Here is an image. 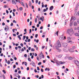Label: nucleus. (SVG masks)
<instances>
[{"label": "nucleus", "instance_id": "f257e3e1", "mask_svg": "<svg viewBox=\"0 0 79 79\" xmlns=\"http://www.w3.org/2000/svg\"><path fill=\"white\" fill-rule=\"evenodd\" d=\"M57 45L56 46V48L58 50L59 52H60L61 50L60 49H59V48L60 47H61V44H60V41L59 40L57 41Z\"/></svg>", "mask_w": 79, "mask_h": 79}, {"label": "nucleus", "instance_id": "f03ea898", "mask_svg": "<svg viewBox=\"0 0 79 79\" xmlns=\"http://www.w3.org/2000/svg\"><path fill=\"white\" fill-rule=\"evenodd\" d=\"M68 34H69V35H71V34H72V33L71 32H73V34H74V32L73 31V29L72 28L69 29L68 30Z\"/></svg>", "mask_w": 79, "mask_h": 79}, {"label": "nucleus", "instance_id": "7ed1b4c3", "mask_svg": "<svg viewBox=\"0 0 79 79\" xmlns=\"http://www.w3.org/2000/svg\"><path fill=\"white\" fill-rule=\"evenodd\" d=\"M74 62L75 64L77 65V66H79V62L77 60H75Z\"/></svg>", "mask_w": 79, "mask_h": 79}, {"label": "nucleus", "instance_id": "20e7f679", "mask_svg": "<svg viewBox=\"0 0 79 79\" xmlns=\"http://www.w3.org/2000/svg\"><path fill=\"white\" fill-rule=\"evenodd\" d=\"M57 63H59V64H64L65 63H66L65 62H62V61H57Z\"/></svg>", "mask_w": 79, "mask_h": 79}, {"label": "nucleus", "instance_id": "39448f33", "mask_svg": "<svg viewBox=\"0 0 79 79\" xmlns=\"http://www.w3.org/2000/svg\"><path fill=\"white\" fill-rule=\"evenodd\" d=\"M68 49H69L66 48H64L63 49V50L64 52H68Z\"/></svg>", "mask_w": 79, "mask_h": 79}, {"label": "nucleus", "instance_id": "423d86ee", "mask_svg": "<svg viewBox=\"0 0 79 79\" xmlns=\"http://www.w3.org/2000/svg\"><path fill=\"white\" fill-rule=\"evenodd\" d=\"M68 51H69V52H74V49H68Z\"/></svg>", "mask_w": 79, "mask_h": 79}, {"label": "nucleus", "instance_id": "0eeeda50", "mask_svg": "<svg viewBox=\"0 0 79 79\" xmlns=\"http://www.w3.org/2000/svg\"><path fill=\"white\" fill-rule=\"evenodd\" d=\"M62 46H63V47H65L67 46V44L65 43H64L62 44Z\"/></svg>", "mask_w": 79, "mask_h": 79}, {"label": "nucleus", "instance_id": "6e6552de", "mask_svg": "<svg viewBox=\"0 0 79 79\" xmlns=\"http://www.w3.org/2000/svg\"><path fill=\"white\" fill-rule=\"evenodd\" d=\"M31 64H32V66L34 67H35V63L33 61H31Z\"/></svg>", "mask_w": 79, "mask_h": 79}, {"label": "nucleus", "instance_id": "1a4fd4ad", "mask_svg": "<svg viewBox=\"0 0 79 79\" xmlns=\"http://www.w3.org/2000/svg\"><path fill=\"white\" fill-rule=\"evenodd\" d=\"M40 19L42 21V22H43L44 20V17L42 16L40 18Z\"/></svg>", "mask_w": 79, "mask_h": 79}, {"label": "nucleus", "instance_id": "9d476101", "mask_svg": "<svg viewBox=\"0 0 79 79\" xmlns=\"http://www.w3.org/2000/svg\"><path fill=\"white\" fill-rule=\"evenodd\" d=\"M60 40H64V37L63 36H61L60 38Z\"/></svg>", "mask_w": 79, "mask_h": 79}, {"label": "nucleus", "instance_id": "9b49d317", "mask_svg": "<svg viewBox=\"0 0 79 79\" xmlns=\"http://www.w3.org/2000/svg\"><path fill=\"white\" fill-rule=\"evenodd\" d=\"M53 6H52L50 7L49 10H50V11H52V10H53Z\"/></svg>", "mask_w": 79, "mask_h": 79}, {"label": "nucleus", "instance_id": "f8f14e48", "mask_svg": "<svg viewBox=\"0 0 79 79\" xmlns=\"http://www.w3.org/2000/svg\"><path fill=\"white\" fill-rule=\"evenodd\" d=\"M75 20H76V18H75V17L73 18V17H72L70 21H71L72 20H73V21H74Z\"/></svg>", "mask_w": 79, "mask_h": 79}, {"label": "nucleus", "instance_id": "ddd939ff", "mask_svg": "<svg viewBox=\"0 0 79 79\" xmlns=\"http://www.w3.org/2000/svg\"><path fill=\"white\" fill-rule=\"evenodd\" d=\"M48 7H46V9H44L43 10L44 12H45V11H47L48 10Z\"/></svg>", "mask_w": 79, "mask_h": 79}, {"label": "nucleus", "instance_id": "4468645a", "mask_svg": "<svg viewBox=\"0 0 79 79\" xmlns=\"http://www.w3.org/2000/svg\"><path fill=\"white\" fill-rule=\"evenodd\" d=\"M28 5L29 6H32V3L31 2H29V4H28Z\"/></svg>", "mask_w": 79, "mask_h": 79}, {"label": "nucleus", "instance_id": "2eb2a0df", "mask_svg": "<svg viewBox=\"0 0 79 79\" xmlns=\"http://www.w3.org/2000/svg\"><path fill=\"white\" fill-rule=\"evenodd\" d=\"M12 2L13 4H15V5L16 4V2H15V0H12Z\"/></svg>", "mask_w": 79, "mask_h": 79}, {"label": "nucleus", "instance_id": "dca6fc26", "mask_svg": "<svg viewBox=\"0 0 79 79\" xmlns=\"http://www.w3.org/2000/svg\"><path fill=\"white\" fill-rule=\"evenodd\" d=\"M14 76H15L16 77H18V76H19V74L17 73H15Z\"/></svg>", "mask_w": 79, "mask_h": 79}, {"label": "nucleus", "instance_id": "f3484780", "mask_svg": "<svg viewBox=\"0 0 79 79\" xmlns=\"http://www.w3.org/2000/svg\"><path fill=\"white\" fill-rule=\"evenodd\" d=\"M74 26H77V22H75L74 23Z\"/></svg>", "mask_w": 79, "mask_h": 79}, {"label": "nucleus", "instance_id": "a211bd4d", "mask_svg": "<svg viewBox=\"0 0 79 79\" xmlns=\"http://www.w3.org/2000/svg\"><path fill=\"white\" fill-rule=\"evenodd\" d=\"M78 14V12H75V16H77V15Z\"/></svg>", "mask_w": 79, "mask_h": 79}, {"label": "nucleus", "instance_id": "6ab92c4d", "mask_svg": "<svg viewBox=\"0 0 79 79\" xmlns=\"http://www.w3.org/2000/svg\"><path fill=\"white\" fill-rule=\"evenodd\" d=\"M20 4H21L24 7V3L23 2H21V3H20Z\"/></svg>", "mask_w": 79, "mask_h": 79}, {"label": "nucleus", "instance_id": "aec40b11", "mask_svg": "<svg viewBox=\"0 0 79 79\" xmlns=\"http://www.w3.org/2000/svg\"><path fill=\"white\" fill-rule=\"evenodd\" d=\"M39 56L40 59H42V54H40Z\"/></svg>", "mask_w": 79, "mask_h": 79}, {"label": "nucleus", "instance_id": "412c9836", "mask_svg": "<svg viewBox=\"0 0 79 79\" xmlns=\"http://www.w3.org/2000/svg\"><path fill=\"white\" fill-rule=\"evenodd\" d=\"M75 35H76V36H79V34L78 33H76L75 34Z\"/></svg>", "mask_w": 79, "mask_h": 79}, {"label": "nucleus", "instance_id": "4be33fe9", "mask_svg": "<svg viewBox=\"0 0 79 79\" xmlns=\"http://www.w3.org/2000/svg\"><path fill=\"white\" fill-rule=\"evenodd\" d=\"M69 60H73V57H69Z\"/></svg>", "mask_w": 79, "mask_h": 79}, {"label": "nucleus", "instance_id": "5701e85b", "mask_svg": "<svg viewBox=\"0 0 79 79\" xmlns=\"http://www.w3.org/2000/svg\"><path fill=\"white\" fill-rule=\"evenodd\" d=\"M62 56V55H60L58 56V58H61V57Z\"/></svg>", "mask_w": 79, "mask_h": 79}, {"label": "nucleus", "instance_id": "b1692460", "mask_svg": "<svg viewBox=\"0 0 79 79\" xmlns=\"http://www.w3.org/2000/svg\"><path fill=\"white\" fill-rule=\"evenodd\" d=\"M19 10L20 11H22L23 10V7H20L19 8Z\"/></svg>", "mask_w": 79, "mask_h": 79}, {"label": "nucleus", "instance_id": "393cba45", "mask_svg": "<svg viewBox=\"0 0 79 79\" xmlns=\"http://www.w3.org/2000/svg\"><path fill=\"white\" fill-rule=\"evenodd\" d=\"M17 37L19 38V39L20 40H21V38L20 37V36L19 35H18L17 36Z\"/></svg>", "mask_w": 79, "mask_h": 79}, {"label": "nucleus", "instance_id": "a878e982", "mask_svg": "<svg viewBox=\"0 0 79 79\" xmlns=\"http://www.w3.org/2000/svg\"><path fill=\"white\" fill-rule=\"evenodd\" d=\"M67 22H68V20H66L65 21V25H66V24Z\"/></svg>", "mask_w": 79, "mask_h": 79}, {"label": "nucleus", "instance_id": "bb28decb", "mask_svg": "<svg viewBox=\"0 0 79 79\" xmlns=\"http://www.w3.org/2000/svg\"><path fill=\"white\" fill-rule=\"evenodd\" d=\"M11 62H10V60H8L7 61V64H10Z\"/></svg>", "mask_w": 79, "mask_h": 79}, {"label": "nucleus", "instance_id": "cd10ccee", "mask_svg": "<svg viewBox=\"0 0 79 79\" xmlns=\"http://www.w3.org/2000/svg\"><path fill=\"white\" fill-rule=\"evenodd\" d=\"M35 23H37V18H35Z\"/></svg>", "mask_w": 79, "mask_h": 79}, {"label": "nucleus", "instance_id": "c85d7f7f", "mask_svg": "<svg viewBox=\"0 0 79 79\" xmlns=\"http://www.w3.org/2000/svg\"><path fill=\"white\" fill-rule=\"evenodd\" d=\"M31 50L32 52H34L35 51V50L33 48H31Z\"/></svg>", "mask_w": 79, "mask_h": 79}, {"label": "nucleus", "instance_id": "c756f323", "mask_svg": "<svg viewBox=\"0 0 79 79\" xmlns=\"http://www.w3.org/2000/svg\"><path fill=\"white\" fill-rule=\"evenodd\" d=\"M26 39V36H24L23 37V40H24V39Z\"/></svg>", "mask_w": 79, "mask_h": 79}, {"label": "nucleus", "instance_id": "7c9ffc66", "mask_svg": "<svg viewBox=\"0 0 79 79\" xmlns=\"http://www.w3.org/2000/svg\"><path fill=\"white\" fill-rule=\"evenodd\" d=\"M28 60L29 61H31V58H28Z\"/></svg>", "mask_w": 79, "mask_h": 79}, {"label": "nucleus", "instance_id": "2f4dec72", "mask_svg": "<svg viewBox=\"0 0 79 79\" xmlns=\"http://www.w3.org/2000/svg\"><path fill=\"white\" fill-rule=\"evenodd\" d=\"M2 72L4 73V74H6V72H5V71L4 70H2Z\"/></svg>", "mask_w": 79, "mask_h": 79}, {"label": "nucleus", "instance_id": "473e14b6", "mask_svg": "<svg viewBox=\"0 0 79 79\" xmlns=\"http://www.w3.org/2000/svg\"><path fill=\"white\" fill-rule=\"evenodd\" d=\"M2 77V73L0 72V77Z\"/></svg>", "mask_w": 79, "mask_h": 79}, {"label": "nucleus", "instance_id": "72a5a7b5", "mask_svg": "<svg viewBox=\"0 0 79 79\" xmlns=\"http://www.w3.org/2000/svg\"><path fill=\"white\" fill-rule=\"evenodd\" d=\"M2 77H3V79H5V75H2Z\"/></svg>", "mask_w": 79, "mask_h": 79}, {"label": "nucleus", "instance_id": "f704fd0d", "mask_svg": "<svg viewBox=\"0 0 79 79\" xmlns=\"http://www.w3.org/2000/svg\"><path fill=\"white\" fill-rule=\"evenodd\" d=\"M76 48V46H73L72 47V49H74Z\"/></svg>", "mask_w": 79, "mask_h": 79}, {"label": "nucleus", "instance_id": "c9c22d12", "mask_svg": "<svg viewBox=\"0 0 79 79\" xmlns=\"http://www.w3.org/2000/svg\"><path fill=\"white\" fill-rule=\"evenodd\" d=\"M56 63L57 66H60V64L57 63V62H56Z\"/></svg>", "mask_w": 79, "mask_h": 79}, {"label": "nucleus", "instance_id": "e433bc0d", "mask_svg": "<svg viewBox=\"0 0 79 79\" xmlns=\"http://www.w3.org/2000/svg\"><path fill=\"white\" fill-rule=\"evenodd\" d=\"M37 70L38 71H40V69L39 68V67H37Z\"/></svg>", "mask_w": 79, "mask_h": 79}, {"label": "nucleus", "instance_id": "4c0bfd02", "mask_svg": "<svg viewBox=\"0 0 79 79\" xmlns=\"http://www.w3.org/2000/svg\"><path fill=\"white\" fill-rule=\"evenodd\" d=\"M42 64V62H40L38 63V65H40Z\"/></svg>", "mask_w": 79, "mask_h": 79}, {"label": "nucleus", "instance_id": "58836bf2", "mask_svg": "<svg viewBox=\"0 0 79 79\" xmlns=\"http://www.w3.org/2000/svg\"><path fill=\"white\" fill-rule=\"evenodd\" d=\"M19 52H20V53H22V51L21 50V49H19Z\"/></svg>", "mask_w": 79, "mask_h": 79}, {"label": "nucleus", "instance_id": "ea45409f", "mask_svg": "<svg viewBox=\"0 0 79 79\" xmlns=\"http://www.w3.org/2000/svg\"><path fill=\"white\" fill-rule=\"evenodd\" d=\"M18 48H19V49H21V47L20 46H18Z\"/></svg>", "mask_w": 79, "mask_h": 79}, {"label": "nucleus", "instance_id": "a19ab883", "mask_svg": "<svg viewBox=\"0 0 79 79\" xmlns=\"http://www.w3.org/2000/svg\"><path fill=\"white\" fill-rule=\"evenodd\" d=\"M55 1H56V2H57L58 3L59 2H60V0H55Z\"/></svg>", "mask_w": 79, "mask_h": 79}, {"label": "nucleus", "instance_id": "79ce46f5", "mask_svg": "<svg viewBox=\"0 0 79 79\" xmlns=\"http://www.w3.org/2000/svg\"><path fill=\"white\" fill-rule=\"evenodd\" d=\"M13 23H16V21H15V20H13Z\"/></svg>", "mask_w": 79, "mask_h": 79}, {"label": "nucleus", "instance_id": "37998d69", "mask_svg": "<svg viewBox=\"0 0 79 79\" xmlns=\"http://www.w3.org/2000/svg\"><path fill=\"white\" fill-rule=\"evenodd\" d=\"M41 72H42V73H43V72H44V70L43 69H41Z\"/></svg>", "mask_w": 79, "mask_h": 79}, {"label": "nucleus", "instance_id": "c03bdc74", "mask_svg": "<svg viewBox=\"0 0 79 79\" xmlns=\"http://www.w3.org/2000/svg\"><path fill=\"white\" fill-rule=\"evenodd\" d=\"M24 64H25V66H26L27 64V62H25Z\"/></svg>", "mask_w": 79, "mask_h": 79}, {"label": "nucleus", "instance_id": "a18cd8bd", "mask_svg": "<svg viewBox=\"0 0 79 79\" xmlns=\"http://www.w3.org/2000/svg\"><path fill=\"white\" fill-rule=\"evenodd\" d=\"M18 71V70H17V69H16L15 70V73H17Z\"/></svg>", "mask_w": 79, "mask_h": 79}, {"label": "nucleus", "instance_id": "49530a36", "mask_svg": "<svg viewBox=\"0 0 79 79\" xmlns=\"http://www.w3.org/2000/svg\"><path fill=\"white\" fill-rule=\"evenodd\" d=\"M30 26H31L32 25V21H31L30 22Z\"/></svg>", "mask_w": 79, "mask_h": 79}, {"label": "nucleus", "instance_id": "de8ad7c7", "mask_svg": "<svg viewBox=\"0 0 79 79\" xmlns=\"http://www.w3.org/2000/svg\"><path fill=\"white\" fill-rule=\"evenodd\" d=\"M38 36V34H36L35 35V37L36 38H37V37Z\"/></svg>", "mask_w": 79, "mask_h": 79}, {"label": "nucleus", "instance_id": "09e8293b", "mask_svg": "<svg viewBox=\"0 0 79 79\" xmlns=\"http://www.w3.org/2000/svg\"><path fill=\"white\" fill-rule=\"evenodd\" d=\"M31 32H32V30H31V29H30L29 33L30 34V33H31Z\"/></svg>", "mask_w": 79, "mask_h": 79}, {"label": "nucleus", "instance_id": "8fccbe9b", "mask_svg": "<svg viewBox=\"0 0 79 79\" xmlns=\"http://www.w3.org/2000/svg\"><path fill=\"white\" fill-rule=\"evenodd\" d=\"M27 31V29H25L24 30V32H26Z\"/></svg>", "mask_w": 79, "mask_h": 79}, {"label": "nucleus", "instance_id": "3c124183", "mask_svg": "<svg viewBox=\"0 0 79 79\" xmlns=\"http://www.w3.org/2000/svg\"><path fill=\"white\" fill-rule=\"evenodd\" d=\"M34 71L35 72V73H37V70H36V69H35L34 70Z\"/></svg>", "mask_w": 79, "mask_h": 79}, {"label": "nucleus", "instance_id": "603ef678", "mask_svg": "<svg viewBox=\"0 0 79 79\" xmlns=\"http://www.w3.org/2000/svg\"><path fill=\"white\" fill-rule=\"evenodd\" d=\"M2 25L3 26H5V23H4V22H3L2 23Z\"/></svg>", "mask_w": 79, "mask_h": 79}, {"label": "nucleus", "instance_id": "864d4df0", "mask_svg": "<svg viewBox=\"0 0 79 79\" xmlns=\"http://www.w3.org/2000/svg\"><path fill=\"white\" fill-rule=\"evenodd\" d=\"M42 58H45V57L44 56V55L43 54H42Z\"/></svg>", "mask_w": 79, "mask_h": 79}, {"label": "nucleus", "instance_id": "5fc2aeb1", "mask_svg": "<svg viewBox=\"0 0 79 79\" xmlns=\"http://www.w3.org/2000/svg\"><path fill=\"white\" fill-rule=\"evenodd\" d=\"M35 77H36V78H39V75H35Z\"/></svg>", "mask_w": 79, "mask_h": 79}, {"label": "nucleus", "instance_id": "6e6d98bb", "mask_svg": "<svg viewBox=\"0 0 79 79\" xmlns=\"http://www.w3.org/2000/svg\"><path fill=\"white\" fill-rule=\"evenodd\" d=\"M10 26H13V23H11Z\"/></svg>", "mask_w": 79, "mask_h": 79}, {"label": "nucleus", "instance_id": "4d7b16f0", "mask_svg": "<svg viewBox=\"0 0 79 79\" xmlns=\"http://www.w3.org/2000/svg\"><path fill=\"white\" fill-rule=\"evenodd\" d=\"M13 68H16V65H14L13 66Z\"/></svg>", "mask_w": 79, "mask_h": 79}, {"label": "nucleus", "instance_id": "13d9d810", "mask_svg": "<svg viewBox=\"0 0 79 79\" xmlns=\"http://www.w3.org/2000/svg\"><path fill=\"white\" fill-rule=\"evenodd\" d=\"M20 45L21 46V47H23V44L22 43L20 44Z\"/></svg>", "mask_w": 79, "mask_h": 79}, {"label": "nucleus", "instance_id": "bf43d9fd", "mask_svg": "<svg viewBox=\"0 0 79 79\" xmlns=\"http://www.w3.org/2000/svg\"><path fill=\"white\" fill-rule=\"evenodd\" d=\"M70 37H67V39L68 40H69V39H70Z\"/></svg>", "mask_w": 79, "mask_h": 79}, {"label": "nucleus", "instance_id": "052dcab7", "mask_svg": "<svg viewBox=\"0 0 79 79\" xmlns=\"http://www.w3.org/2000/svg\"><path fill=\"white\" fill-rule=\"evenodd\" d=\"M12 14H13V16H15V12H12Z\"/></svg>", "mask_w": 79, "mask_h": 79}, {"label": "nucleus", "instance_id": "680f3d73", "mask_svg": "<svg viewBox=\"0 0 79 79\" xmlns=\"http://www.w3.org/2000/svg\"><path fill=\"white\" fill-rule=\"evenodd\" d=\"M10 79H13V77H12V75H10Z\"/></svg>", "mask_w": 79, "mask_h": 79}, {"label": "nucleus", "instance_id": "e2e57ef3", "mask_svg": "<svg viewBox=\"0 0 79 79\" xmlns=\"http://www.w3.org/2000/svg\"><path fill=\"white\" fill-rule=\"evenodd\" d=\"M24 56L25 57H27V54H25L24 55Z\"/></svg>", "mask_w": 79, "mask_h": 79}, {"label": "nucleus", "instance_id": "0e129e2a", "mask_svg": "<svg viewBox=\"0 0 79 79\" xmlns=\"http://www.w3.org/2000/svg\"><path fill=\"white\" fill-rule=\"evenodd\" d=\"M45 47V46H43L42 47V49H44V48Z\"/></svg>", "mask_w": 79, "mask_h": 79}, {"label": "nucleus", "instance_id": "69168bd1", "mask_svg": "<svg viewBox=\"0 0 79 79\" xmlns=\"http://www.w3.org/2000/svg\"><path fill=\"white\" fill-rule=\"evenodd\" d=\"M38 0H36L35 2L36 3H38Z\"/></svg>", "mask_w": 79, "mask_h": 79}, {"label": "nucleus", "instance_id": "338daca9", "mask_svg": "<svg viewBox=\"0 0 79 79\" xmlns=\"http://www.w3.org/2000/svg\"><path fill=\"white\" fill-rule=\"evenodd\" d=\"M43 29V26H41L40 27V29Z\"/></svg>", "mask_w": 79, "mask_h": 79}, {"label": "nucleus", "instance_id": "774afa93", "mask_svg": "<svg viewBox=\"0 0 79 79\" xmlns=\"http://www.w3.org/2000/svg\"><path fill=\"white\" fill-rule=\"evenodd\" d=\"M70 26H72V23H70Z\"/></svg>", "mask_w": 79, "mask_h": 79}]
</instances>
